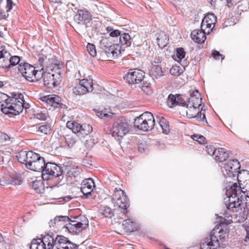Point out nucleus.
<instances>
[{
  "instance_id": "39",
  "label": "nucleus",
  "mask_w": 249,
  "mask_h": 249,
  "mask_svg": "<svg viewBox=\"0 0 249 249\" xmlns=\"http://www.w3.org/2000/svg\"><path fill=\"white\" fill-rule=\"evenodd\" d=\"M8 99V96L6 94L0 92V109L2 112L3 108L6 107Z\"/></svg>"
},
{
  "instance_id": "25",
  "label": "nucleus",
  "mask_w": 249,
  "mask_h": 249,
  "mask_svg": "<svg viewBox=\"0 0 249 249\" xmlns=\"http://www.w3.org/2000/svg\"><path fill=\"white\" fill-rule=\"evenodd\" d=\"M71 222V218L67 216H57L54 219V226L56 228H66Z\"/></svg>"
},
{
  "instance_id": "12",
  "label": "nucleus",
  "mask_w": 249,
  "mask_h": 249,
  "mask_svg": "<svg viewBox=\"0 0 249 249\" xmlns=\"http://www.w3.org/2000/svg\"><path fill=\"white\" fill-rule=\"evenodd\" d=\"M67 127L71 130L74 133H79L82 135H87L92 129V126L89 124H85L84 126L73 121H68L66 124Z\"/></svg>"
},
{
  "instance_id": "46",
  "label": "nucleus",
  "mask_w": 249,
  "mask_h": 249,
  "mask_svg": "<svg viewBox=\"0 0 249 249\" xmlns=\"http://www.w3.org/2000/svg\"><path fill=\"white\" fill-rule=\"evenodd\" d=\"M20 61V58L18 56H11L9 60V67L18 65Z\"/></svg>"
},
{
  "instance_id": "42",
  "label": "nucleus",
  "mask_w": 249,
  "mask_h": 249,
  "mask_svg": "<svg viewBox=\"0 0 249 249\" xmlns=\"http://www.w3.org/2000/svg\"><path fill=\"white\" fill-rule=\"evenodd\" d=\"M142 90L146 95H150L153 93V90L150 83H143L141 87Z\"/></svg>"
},
{
  "instance_id": "56",
  "label": "nucleus",
  "mask_w": 249,
  "mask_h": 249,
  "mask_svg": "<svg viewBox=\"0 0 249 249\" xmlns=\"http://www.w3.org/2000/svg\"><path fill=\"white\" fill-rule=\"evenodd\" d=\"M13 4L14 3L12 0H6V8L7 12L10 11L12 9Z\"/></svg>"
},
{
  "instance_id": "19",
  "label": "nucleus",
  "mask_w": 249,
  "mask_h": 249,
  "mask_svg": "<svg viewBox=\"0 0 249 249\" xmlns=\"http://www.w3.org/2000/svg\"><path fill=\"white\" fill-rule=\"evenodd\" d=\"M10 53L4 45L0 44V68H9Z\"/></svg>"
},
{
  "instance_id": "1",
  "label": "nucleus",
  "mask_w": 249,
  "mask_h": 249,
  "mask_svg": "<svg viewBox=\"0 0 249 249\" xmlns=\"http://www.w3.org/2000/svg\"><path fill=\"white\" fill-rule=\"evenodd\" d=\"M230 194L228 202H226L227 208L233 213H238L244 215H249V179L243 183L238 179V183L232 184L228 190Z\"/></svg>"
},
{
  "instance_id": "23",
  "label": "nucleus",
  "mask_w": 249,
  "mask_h": 249,
  "mask_svg": "<svg viewBox=\"0 0 249 249\" xmlns=\"http://www.w3.org/2000/svg\"><path fill=\"white\" fill-rule=\"evenodd\" d=\"M206 34H207V33H206L205 31L202 30H194L191 33V37L192 39L195 42L198 43H203L206 40Z\"/></svg>"
},
{
  "instance_id": "2",
  "label": "nucleus",
  "mask_w": 249,
  "mask_h": 249,
  "mask_svg": "<svg viewBox=\"0 0 249 249\" xmlns=\"http://www.w3.org/2000/svg\"><path fill=\"white\" fill-rule=\"evenodd\" d=\"M111 202L115 208L117 218L123 219L125 217L128 212L129 201L125 192L120 188H115L112 196Z\"/></svg>"
},
{
  "instance_id": "49",
  "label": "nucleus",
  "mask_w": 249,
  "mask_h": 249,
  "mask_svg": "<svg viewBox=\"0 0 249 249\" xmlns=\"http://www.w3.org/2000/svg\"><path fill=\"white\" fill-rule=\"evenodd\" d=\"M97 115L100 118L103 119H107L110 115L109 114L106 112V111L105 110H98L96 112Z\"/></svg>"
},
{
  "instance_id": "27",
  "label": "nucleus",
  "mask_w": 249,
  "mask_h": 249,
  "mask_svg": "<svg viewBox=\"0 0 249 249\" xmlns=\"http://www.w3.org/2000/svg\"><path fill=\"white\" fill-rule=\"evenodd\" d=\"M70 241L65 237L57 235L54 240L53 249H64Z\"/></svg>"
},
{
  "instance_id": "21",
  "label": "nucleus",
  "mask_w": 249,
  "mask_h": 249,
  "mask_svg": "<svg viewBox=\"0 0 249 249\" xmlns=\"http://www.w3.org/2000/svg\"><path fill=\"white\" fill-rule=\"evenodd\" d=\"M94 186L93 180L88 178L85 179L81 184V191L84 195L90 194L92 192Z\"/></svg>"
},
{
  "instance_id": "55",
  "label": "nucleus",
  "mask_w": 249,
  "mask_h": 249,
  "mask_svg": "<svg viewBox=\"0 0 249 249\" xmlns=\"http://www.w3.org/2000/svg\"><path fill=\"white\" fill-rule=\"evenodd\" d=\"M64 249H78V246L76 244L70 241Z\"/></svg>"
},
{
  "instance_id": "60",
  "label": "nucleus",
  "mask_w": 249,
  "mask_h": 249,
  "mask_svg": "<svg viewBox=\"0 0 249 249\" xmlns=\"http://www.w3.org/2000/svg\"><path fill=\"white\" fill-rule=\"evenodd\" d=\"M246 231V236L244 238V241L245 242H249V226H247L245 228Z\"/></svg>"
},
{
  "instance_id": "24",
  "label": "nucleus",
  "mask_w": 249,
  "mask_h": 249,
  "mask_svg": "<svg viewBox=\"0 0 249 249\" xmlns=\"http://www.w3.org/2000/svg\"><path fill=\"white\" fill-rule=\"evenodd\" d=\"M123 227L126 232H131L137 231L138 226L134 219L128 218L123 221Z\"/></svg>"
},
{
  "instance_id": "64",
  "label": "nucleus",
  "mask_w": 249,
  "mask_h": 249,
  "mask_svg": "<svg viewBox=\"0 0 249 249\" xmlns=\"http://www.w3.org/2000/svg\"><path fill=\"white\" fill-rule=\"evenodd\" d=\"M0 249H6V247L3 243H0Z\"/></svg>"
},
{
  "instance_id": "63",
  "label": "nucleus",
  "mask_w": 249,
  "mask_h": 249,
  "mask_svg": "<svg viewBox=\"0 0 249 249\" xmlns=\"http://www.w3.org/2000/svg\"><path fill=\"white\" fill-rule=\"evenodd\" d=\"M52 199H57L60 198L59 196L57 195H54L52 196Z\"/></svg>"
},
{
  "instance_id": "3",
  "label": "nucleus",
  "mask_w": 249,
  "mask_h": 249,
  "mask_svg": "<svg viewBox=\"0 0 249 249\" xmlns=\"http://www.w3.org/2000/svg\"><path fill=\"white\" fill-rule=\"evenodd\" d=\"M6 107L2 109V112L5 114H12L14 115L19 114L23 110V109L29 108L30 105L24 103V96L21 93L16 94L14 97H8Z\"/></svg>"
},
{
  "instance_id": "45",
  "label": "nucleus",
  "mask_w": 249,
  "mask_h": 249,
  "mask_svg": "<svg viewBox=\"0 0 249 249\" xmlns=\"http://www.w3.org/2000/svg\"><path fill=\"white\" fill-rule=\"evenodd\" d=\"M87 49L89 54L94 57L96 55V50L94 44L88 43L87 45Z\"/></svg>"
},
{
  "instance_id": "36",
  "label": "nucleus",
  "mask_w": 249,
  "mask_h": 249,
  "mask_svg": "<svg viewBox=\"0 0 249 249\" xmlns=\"http://www.w3.org/2000/svg\"><path fill=\"white\" fill-rule=\"evenodd\" d=\"M178 94L173 95L170 94L168 97L167 103L170 107H173L175 106H178Z\"/></svg>"
},
{
  "instance_id": "40",
  "label": "nucleus",
  "mask_w": 249,
  "mask_h": 249,
  "mask_svg": "<svg viewBox=\"0 0 249 249\" xmlns=\"http://www.w3.org/2000/svg\"><path fill=\"white\" fill-rule=\"evenodd\" d=\"M51 130V126L48 124L42 125L38 127L37 132L40 135H47Z\"/></svg>"
},
{
  "instance_id": "29",
  "label": "nucleus",
  "mask_w": 249,
  "mask_h": 249,
  "mask_svg": "<svg viewBox=\"0 0 249 249\" xmlns=\"http://www.w3.org/2000/svg\"><path fill=\"white\" fill-rule=\"evenodd\" d=\"M157 42L159 47L162 49L169 43V38L167 34L164 32H160L157 36Z\"/></svg>"
},
{
  "instance_id": "28",
  "label": "nucleus",
  "mask_w": 249,
  "mask_h": 249,
  "mask_svg": "<svg viewBox=\"0 0 249 249\" xmlns=\"http://www.w3.org/2000/svg\"><path fill=\"white\" fill-rule=\"evenodd\" d=\"M229 154L225 149L219 148L216 149L213 156L214 160L218 162H223L228 158Z\"/></svg>"
},
{
  "instance_id": "18",
  "label": "nucleus",
  "mask_w": 249,
  "mask_h": 249,
  "mask_svg": "<svg viewBox=\"0 0 249 249\" xmlns=\"http://www.w3.org/2000/svg\"><path fill=\"white\" fill-rule=\"evenodd\" d=\"M227 235L226 231H224L220 226H216L212 231L210 239L214 242H223Z\"/></svg>"
},
{
  "instance_id": "32",
  "label": "nucleus",
  "mask_w": 249,
  "mask_h": 249,
  "mask_svg": "<svg viewBox=\"0 0 249 249\" xmlns=\"http://www.w3.org/2000/svg\"><path fill=\"white\" fill-rule=\"evenodd\" d=\"M159 124L163 134L166 135L170 132V126L168 122L166 119L163 117H159Z\"/></svg>"
},
{
  "instance_id": "17",
  "label": "nucleus",
  "mask_w": 249,
  "mask_h": 249,
  "mask_svg": "<svg viewBox=\"0 0 249 249\" xmlns=\"http://www.w3.org/2000/svg\"><path fill=\"white\" fill-rule=\"evenodd\" d=\"M240 168L239 162L237 160H231L228 161L224 165L227 176L229 177H234L239 173Z\"/></svg>"
},
{
  "instance_id": "34",
  "label": "nucleus",
  "mask_w": 249,
  "mask_h": 249,
  "mask_svg": "<svg viewBox=\"0 0 249 249\" xmlns=\"http://www.w3.org/2000/svg\"><path fill=\"white\" fill-rule=\"evenodd\" d=\"M30 248V249H46V246L40 238L34 239L31 242Z\"/></svg>"
},
{
  "instance_id": "10",
  "label": "nucleus",
  "mask_w": 249,
  "mask_h": 249,
  "mask_svg": "<svg viewBox=\"0 0 249 249\" xmlns=\"http://www.w3.org/2000/svg\"><path fill=\"white\" fill-rule=\"evenodd\" d=\"M45 164L44 158L34 152L28 163L26 164V168L36 172H42Z\"/></svg>"
},
{
  "instance_id": "31",
  "label": "nucleus",
  "mask_w": 249,
  "mask_h": 249,
  "mask_svg": "<svg viewBox=\"0 0 249 249\" xmlns=\"http://www.w3.org/2000/svg\"><path fill=\"white\" fill-rule=\"evenodd\" d=\"M40 239L44 246H46V249H53L55 239L53 236L47 234L43 236Z\"/></svg>"
},
{
  "instance_id": "8",
  "label": "nucleus",
  "mask_w": 249,
  "mask_h": 249,
  "mask_svg": "<svg viewBox=\"0 0 249 249\" xmlns=\"http://www.w3.org/2000/svg\"><path fill=\"white\" fill-rule=\"evenodd\" d=\"M111 131L113 137L123 138L129 132V124L126 120L123 117L118 118L114 122Z\"/></svg>"
},
{
  "instance_id": "35",
  "label": "nucleus",
  "mask_w": 249,
  "mask_h": 249,
  "mask_svg": "<svg viewBox=\"0 0 249 249\" xmlns=\"http://www.w3.org/2000/svg\"><path fill=\"white\" fill-rule=\"evenodd\" d=\"M131 37L128 33L121 34L120 36V43L121 45L129 46L131 44Z\"/></svg>"
},
{
  "instance_id": "22",
  "label": "nucleus",
  "mask_w": 249,
  "mask_h": 249,
  "mask_svg": "<svg viewBox=\"0 0 249 249\" xmlns=\"http://www.w3.org/2000/svg\"><path fill=\"white\" fill-rule=\"evenodd\" d=\"M202 103L201 95L197 90H195L190 94L187 104L194 107H200Z\"/></svg>"
},
{
  "instance_id": "61",
  "label": "nucleus",
  "mask_w": 249,
  "mask_h": 249,
  "mask_svg": "<svg viewBox=\"0 0 249 249\" xmlns=\"http://www.w3.org/2000/svg\"><path fill=\"white\" fill-rule=\"evenodd\" d=\"M207 1L210 3L212 6H214L215 5L216 0H207Z\"/></svg>"
},
{
  "instance_id": "6",
  "label": "nucleus",
  "mask_w": 249,
  "mask_h": 249,
  "mask_svg": "<svg viewBox=\"0 0 249 249\" xmlns=\"http://www.w3.org/2000/svg\"><path fill=\"white\" fill-rule=\"evenodd\" d=\"M155 122L153 114L150 112H145L135 119L134 124L139 130L149 131L154 128Z\"/></svg>"
},
{
  "instance_id": "53",
  "label": "nucleus",
  "mask_w": 249,
  "mask_h": 249,
  "mask_svg": "<svg viewBox=\"0 0 249 249\" xmlns=\"http://www.w3.org/2000/svg\"><path fill=\"white\" fill-rule=\"evenodd\" d=\"M36 117L39 120H46L47 115L46 113L42 112H38L35 114Z\"/></svg>"
},
{
  "instance_id": "59",
  "label": "nucleus",
  "mask_w": 249,
  "mask_h": 249,
  "mask_svg": "<svg viewBox=\"0 0 249 249\" xmlns=\"http://www.w3.org/2000/svg\"><path fill=\"white\" fill-rule=\"evenodd\" d=\"M230 223L229 222V221L228 220L226 219L225 218H222L220 220V223H219V225L218 226H220V228H222V226L223 225L225 224V225H228Z\"/></svg>"
},
{
  "instance_id": "52",
  "label": "nucleus",
  "mask_w": 249,
  "mask_h": 249,
  "mask_svg": "<svg viewBox=\"0 0 249 249\" xmlns=\"http://www.w3.org/2000/svg\"><path fill=\"white\" fill-rule=\"evenodd\" d=\"M178 106H185L186 105V101L184 100V99L183 98L182 96L180 94H178Z\"/></svg>"
},
{
  "instance_id": "58",
  "label": "nucleus",
  "mask_w": 249,
  "mask_h": 249,
  "mask_svg": "<svg viewBox=\"0 0 249 249\" xmlns=\"http://www.w3.org/2000/svg\"><path fill=\"white\" fill-rule=\"evenodd\" d=\"M46 59H47V57L45 56L44 55L40 56L38 57V62L40 67H41V68H43V64L45 60H46Z\"/></svg>"
},
{
  "instance_id": "11",
  "label": "nucleus",
  "mask_w": 249,
  "mask_h": 249,
  "mask_svg": "<svg viewBox=\"0 0 249 249\" xmlns=\"http://www.w3.org/2000/svg\"><path fill=\"white\" fill-rule=\"evenodd\" d=\"M93 80L91 78H85L79 81L78 84L73 88V92L77 95H84L93 90Z\"/></svg>"
},
{
  "instance_id": "54",
  "label": "nucleus",
  "mask_w": 249,
  "mask_h": 249,
  "mask_svg": "<svg viewBox=\"0 0 249 249\" xmlns=\"http://www.w3.org/2000/svg\"><path fill=\"white\" fill-rule=\"evenodd\" d=\"M216 149H214L212 146H207L206 147V150L207 153L210 155H212L214 156L215 154V151H216Z\"/></svg>"
},
{
  "instance_id": "30",
  "label": "nucleus",
  "mask_w": 249,
  "mask_h": 249,
  "mask_svg": "<svg viewBox=\"0 0 249 249\" xmlns=\"http://www.w3.org/2000/svg\"><path fill=\"white\" fill-rule=\"evenodd\" d=\"M220 243L214 242L209 238H206L201 245V249H219Z\"/></svg>"
},
{
  "instance_id": "16",
  "label": "nucleus",
  "mask_w": 249,
  "mask_h": 249,
  "mask_svg": "<svg viewBox=\"0 0 249 249\" xmlns=\"http://www.w3.org/2000/svg\"><path fill=\"white\" fill-rule=\"evenodd\" d=\"M216 22V17L213 14H208L203 18L201 28L209 34L213 30Z\"/></svg>"
},
{
  "instance_id": "14",
  "label": "nucleus",
  "mask_w": 249,
  "mask_h": 249,
  "mask_svg": "<svg viewBox=\"0 0 249 249\" xmlns=\"http://www.w3.org/2000/svg\"><path fill=\"white\" fill-rule=\"evenodd\" d=\"M144 72L139 69H130L124 76V79L129 84L139 83L143 79Z\"/></svg>"
},
{
  "instance_id": "62",
  "label": "nucleus",
  "mask_w": 249,
  "mask_h": 249,
  "mask_svg": "<svg viewBox=\"0 0 249 249\" xmlns=\"http://www.w3.org/2000/svg\"><path fill=\"white\" fill-rule=\"evenodd\" d=\"M49 0L50 1V2H52V3H54L61 2V0Z\"/></svg>"
},
{
  "instance_id": "9",
  "label": "nucleus",
  "mask_w": 249,
  "mask_h": 249,
  "mask_svg": "<svg viewBox=\"0 0 249 249\" xmlns=\"http://www.w3.org/2000/svg\"><path fill=\"white\" fill-rule=\"evenodd\" d=\"M63 173L61 167L54 163L47 162L42 172V177L44 180H49L53 178L58 177Z\"/></svg>"
},
{
  "instance_id": "37",
  "label": "nucleus",
  "mask_w": 249,
  "mask_h": 249,
  "mask_svg": "<svg viewBox=\"0 0 249 249\" xmlns=\"http://www.w3.org/2000/svg\"><path fill=\"white\" fill-rule=\"evenodd\" d=\"M31 186L36 193H40L43 188V183L42 181L36 179L32 181Z\"/></svg>"
},
{
  "instance_id": "7",
  "label": "nucleus",
  "mask_w": 249,
  "mask_h": 249,
  "mask_svg": "<svg viewBox=\"0 0 249 249\" xmlns=\"http://www.w3.org/2000/svg\"><path fill=\"white\" fill-rule=\"evenodd\" d=\"M88 225V218L83 215H79L71 218V222L67 226V229L71 233L77 234L85 230Z\"/></svg>"
},
{
  "instance_id": "47",
  "label": "nucleus",
  "mask_w": 249,
  "mask_h": 249,
  "mask_svg": "<svg viewBox=\"0 0 249 249\" xmlns=\"http://www.w3.org/2000/svg\"><path fill=\"white\" fill-rule=\"evenodd\" d=\"M192 138L194 140L197 141L200 144L204 143L206 140L205 138L202 135L194 134L192 136Z\"/></svg>"
},
{
  "instance_id": "41",
  "label": "nucleus",
  "mask_w": 249,
  "mask_h": 249,
  "mask_svg": "<svg viewBox=\"0 0 249 249\" xmlns=\"http://www.w3.org/2000/svg\"><path fill=\"white\" fill-rule=\"evenodd\" d=\"M109 51L113 57H116L121 53V47L118 45L111 46L109 48Z\"/></svg>"
},
{
  "instance_id": "43",
  "label": "nucleus",
  "mask_w": 249,
  "mask_h": 249,
  "mask_svg": "<svg viewBox=\"0 0 249 249\" xmlns=\"http://www.w3.org/2000/svg\"><path fill=\"white\" fill-rule=\"evenodd\" d=\"M65 141L67 144L70 147H72L76 142L75 137L70 135L66 136Z\"/></svg>"
},
{
  "instance_id": "20",
  "label": "nucleus",
  "mask_w": 249,
  "mask_h": 249,
  "mask_svg": "<svg viewBox=\"0 0 249 249\" xmlns=\"http://www.w3.org/2000/svg\"><path fill=\"white\" fill-rule=\"evenodd\" d=\"M199 107H194L187 104L186 108V113L187 116L189 118H192L197 117L199 115V117L201 118L202 115V120L206 119L205 115L204 113L200 112L199 113Z\"/></svg>"
},
{
  "instance_id": "57",
  "label": "nucleus",
  "mask_w": 249,
  "mask_h": 249,
  "mask_svg": "<svg viewBox=\"0 0 249 249\" xmlns=\"http://www.w3.org/2000/svg\"><path fill=\"white\" fill-rule=\"evenodd\" d=\"M109 35L111 37H116L118 36H120L121 35V31L119 30H115L113 31H112L110 34Z\"/></svg>"
},
{
  "instance_id": "51",
  "label": "nucleus",
  "mask_w": 249,
  "mask_h": 249,
  "mask_svg": "<svg viewBox=\"0 0 249 249\" xmlns=\"http://www.w3.org/2000/svg\"><path fill=\"white\" fill-rule=\"evenodd\" d=\"M212 55L213 58L215 60H223L224 57L222 54H220L219 52L216 50H213L212 51Z\"/></svg>"
},
{
  "instance_id": "44",
  "label": "nucleus",
  "mask_w": 249,
  "mask_h": 249,
  "mask_svg": "<svg viewBox=\"0 0 249 249\" xmlns=\"http://www.w3.org/2000/svg\"><path fill=\"white\" fill-rule=\"evenodd\" d=\"M170 73L175 76H178L182 72L181 68L178 66H173L170 70Z\"/></svg>"
},
{
  "instance_id": "50",
  "label": "nucleus",
  "mask_w": 249,
  "mask_h": 249,
  "mask_svg": "<svg viewBox=\"0 0 249 249\" xmlns=\"http://www.w3.org/2000/svg\"><path fill=\"white\" fill-rule=\"evenodd\" d=\"M10 137L6 133L0 132V142L2 143L9 142Z\"/></svg>"
},
{
  "instance_id": "33",
  "label": "nucleus",
  "mask_w": 249,
  "mask_h": 249,
  "mask_svg": "<svg viewBox=\"0 0 249 249\" xmlns=\"http://www.w3.org/2000/svg\"><path fill=\"white\" fill-rule=\"evenodd\" d=\"M100 213L106 217L111 218L116 214L115 209L112 211L109 207L104 206L100 209Z\"/></svg>"
},
{
  "instance_id": "5",
  "label": "nucleus",
  "mask_w": 249,
  "mask_h": 249,
  "mask_svg": "<svg viewBox=\"0 0 249 249\" xmlns=\"http://www.w3.org/2000/svg\"><path fill=\"white\" fill-rule=\"evenodd\" d=\"M18 70L27 80L30 82L38 81L42 77L41 70H36L35 67L27 63L20 64Z\"/></svg>"
},
{
  "instance_id": "15",
  "label": "nucleus",
  "mask_w": 249,
  "mask_h": 249,
  "mask_svg": "<svg viewBox=\"0 0 249 249\" xmlns=\"http://www.w3.org/2000/svg\"><path fill=\"white\" fill-rule=\"evenodd\" d=\"M40 99L46 103L48 106L54 108L67 109L68 107L61 102L59 97L54 95H49L41 97Z\"/></svg>"
},
{
  "instance_id": "48",
  "label": "nucleus",
  "mask_w": 249,
  "mask_h": 249,
  "mask_svg": "<svg viewBox=\"0 0 249 249\" xmlns=\"http://www.w3.org/2000/svg\"><path fill=\"white\" fill-rule=\"evenodd\" d=\"M186 52L184 51V49L182 48H179L177 49V56L179 60L185 57Z\"/></svg>"
},
{
  "instance_id": "26",
  "label": "nucleus",
  "mask_w": 249,
  "mask_h": 249,
  "mask_svg": "<svg viewBox=\"0 0 249 249\" xmlns=\"http://www.w3.org/2000/svg\"><path fill=\"white\" fill-rule=\"evenodd\" d=\"M34 152L32 151H29L28 152L25 151H21L19 152L18 155L16 156L17 160L21 163L25 164L26 166V164L28 163L30 160L32 155Z\"/></svg>"
},
{
  "instance_id": "38",
  "label": "nucleus",
  "mask_w": 249,
  "mask_h": 249,
  "mask_svg": "<svg viewBox=\"0 0 249 249\" xmlns=\"http://www.w3.org/2000/svg\"><path fill=\"white\" fill-rule=\"evenodd\" d=\"M67 174L69 177H76L80 173L77 167L69 166L67 168Z\"/></svg>"
},
{
  "instance_id": "4",
  "label": "nucleus",
  "mask_w": 249,
  "mask_h": 249,
  "mask_svg": "<svg viewBox=\"0 0 249 249\" xmlns=\"http://www.w3.org/2000/svg\"><path fill=\"white\" fill-rule=\"evenodd\" d=\"M45 71H44L43 68H41V73L43 78L44 84L45 86L51 87L58 85L60 81V76L59 72H56L55 69H58L56 64L51 63L48 64L46 62Z\"/></svg>"
},
{
  "instance_id": "13",
  "label": "nucleus",
  "mask_w": 249,
  "mask_h": 249,
  "mask_svg": "<svg viewBox=\"0 0 249 249\" xmlns=\"http://www.w3.org/2000/svg\"><path fill=\"white\" fill-rule=\"evenodd\" d=\"M74 20L79 24H84L86 27L92 26V18L89 12L78 10L74 17Z\"/></svg>"
}]
</instances>
